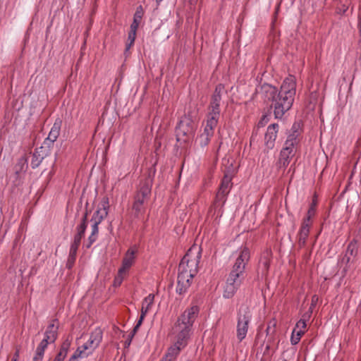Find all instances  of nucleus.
<instances>
[{"mask_svg": "<svg viewBox=\"0 0 361 361\" xmlns=\"http://www.w3.org/2000/svg\"><path fill=\"white\" fill-rule=\"evenodd\" d=\"M259 93L267 103H271L276 118H282L294 102L296 94V80L293 75H289L283 81L280 90L268 83L260 86Z\"/></svg>", "mask_w": 361, "mask_h": 361, "instance_id": "1", "label": "nucleus"}, {"mask_svg": "<svg viewBox=\"0 0 361 361\" xmlns=\"http://www.w3.org/2000/svg\"><path fill=\"white\" fill-rule=\"evenodd\" d=\"M149 309L142 307L140 318L137 320L136 325L134 326V328L132 331L131 338L133 336H134L135 334L137 333V330L139 329L140 326H141V324H142L147 313L149 312Z\"/></svg>", "mask_w": 361, "mask_h": 361, "instance_id": "29", "label": "nucleus"}, {"mask_svg": "<svg viewBox=\"0 0 361 361\" xmlns=\"http://www.w3.org/2000/svg\"><path fill=\"white\" fill-rule=\"evenodd\" d=\"M84 237V235H80V233H75L73 238V240L71 243V247L78 249L82 238Z\"/></svg>", "mask_w": 361, "mask_h": 361, "instance_id": "40", "label": "nucleus"}, {"mask_svg": "<svg viewBox=\"0 0 361 361\" xmlns=\"http://www.w3.org/2000/svg\"><path fill=\"white\" fill-rule=\"evenodd\" d=\"M312 225V223L302 221L300 228L297 234L298 245L299 248H302L305 246Z\"/></svg>", "mask_w": 361, "mask_h": 361, "instance_id": "13", "label": "nucleus"}, {"mask_svg": "<svg viewBox=\"0 0 361 361\" xmlns=\"http://www.w3.org/2000/svg\"><path fill=\"white\" fill-rule=\"evenodd\" d=\"M277 322L276 319L273 318L270 321H269L267 324V327L266 329L267 335L269 336L267 344L266 345V351L269 350L271 348V343L273 340V336L276 331V326Z\"/></svg>", "mask_w": 361, "mask_h": 361, "instance_id": "21", "label": "nucleus"}, {"mask_svg": "<svg viewBox=\"0 0 361 361\" xmlns=\"http://www.w3.org/2000/svg\"><path fill=\"white\" fill-rule=\"evenodd\" d=\"M126 274V272H120V269H118V274L115 277L114 281V285L115 286H119L123 280L124 276Z\"/></svg>", "mask_w": 361, "mask_h": 361, "instance_id": "41", "label": "nucleus"}, {"mask_svg": "<svg viewBox=\"0 0 361 361\" xmlns=\"http://www.w3.org/2000/svg\"><path fill=\"white\" fill-rule=\"evenodd\" d=\"M66 356L67 355L59 352L53 361H63Z\"/></svg>", "mask_w": 361, "mask_h": 361, "instance_id": "47", "label": "nucleus"}, {"mask_svg": "<svg viewBox=\"0 0 361 361\" xmlns=\"http://www.w3.org/2000/svg\"><path fill=\"white\" fill-rule=\"evenodd\" d=\"M227 194L221 193L219 191L216 192L212 209L214 210V214H216L217 217L222 215V208L227 200Z\"/></svg>", "mask_w": 361, "mask_h": 361, "instance_id": "16", "label": "nucleus"}, {"mask_svg": "<svg viewBox=\"0 0 361 361\" xmlns=\"http://www.w3.org/2000/svg\"><path fill=\"white\" fill-rule=\"evenodd\" d=\"M250 258V253L249 249L246 247L241 248L231 272L245 275V267L249 262Z\"/></svg>", "mask_w": 361, "mask_h": 361, "instance_id": "11", "label": "nucleus"}, {"mask_svg": "<svg viewBox=\"0 0 361 361\" xmlns=\"http://www.w3.org/2000/svg\"><path fill=\"white\" fill-rule=\"evenodd\" d=\"M350 258L351 257L350 256H348L347 255H345V256L343 257V259H342V262L345 263L346 264V267L344 268V271H347V265L350 263Z\"/></svg>", "mask_w": 361, "mask_h": 361, "instance_id": "48", "label": "nucleus"}, {"mask_svg": "<svg viewBox=\"0 0 361 361\" xmlns=\"http://www.w3.org/2000/svg\"><path fill=\"white\" fill-rule=\"evenodd\" d=\"M279 128V126L277 123L270 124L267 128V132L264 136V143L266 147L269 149L274 147Z\"/></svg>", "mask_w": 361, "mask_h": 361, "instance_id": "12", "label": "nucleus"}, {"mask_svg": "<svg viewBox=\"0 0 361 361\" xmlns=\"http://www.w3.org/2000/svg\"><path fill=\"white\" fill-rule=\"evenodd\" d=\"M59 322L57 319L50 320L44 334V338L37 345L32 358V361H42L45 350L49 344L54 343L59 336Z\"/></svg>", "mask_w": 361, "mask_h": 361, "instance_id": "4", "label": "nucleus"}, {"mask_svg": "<svg viewBox=\"0 0 361 361\" xmlns=\"http://www.w3.org/2000/svg\"><path fill=\"white\" fill-rule=\"evenodd\" d=\"M61 125V119L57 118L55 120L47 138L44 142V145H47L49 147L53 146L54 142L57 140L60 135Z\"/></svg>", "mask_w": 361, "mask_h": 361, "instance_id": "14", "label": "nucleus"}, {"mask_svg": "<svg viewBox=\"0 0 361 361\" xmlns=\"http://www.w3.org/2000/svg\"><path fill=\"white\" fill-rule=\"evenodd\" d=\"M251 319L252 314L248 306L240 305L237 313L236 326V336L240 342L246 337Z\"/></svg>", "mask_w": 361, "mask_h": 361, "instance_id": "7", "label": "nucleus"}, {"mask_svg": "<svg viewBox=\"0 0 361 361\" xmlns=\"http://www.w3.org/2000/svg\"><path fill=\"white\" fill-rule=\"evenodd\" d=\"M271 258V252L269 250H267L264 252L260 261H259V268L262 269V271L263 274H267L269 269L270 262Z\"/></svg>", "mask_w": 361, "mask_h": 361, "instance_id": "23", "label": "nucleus"}, {"mask_svg": "<svg viewBox=\"0 0 361 361\" xmlns=\"http://www.w3.org/2000/svg\"><path fill=\"white\" fill-rule=\"evenodd\" d=\"M199 310L197 305H193L186 309L178 318L171 330L175 343L178 345L185 348L188 345L192 333V327L198 315Z\"/></svg>", "mask_w": 361, "mask_h": 361, "instance_id": "2", "label": "nucleus"}, {"mask_svg": "<svg viewBox=\"0 0 361 361\" xmlns=\"http://www.w3.org/2000/svg\"><path fill=\"white\" fill-rule=\"evenodd\" d=\"M280 154L285 156V157L286 156V157H288L293 159V157L295 156V153L292 152V150L286 149L282 147V149L280 152Z\"/></svg>", "mask_w": 361, "mask_h": 361, "instance_id": "44", "label": "nucleus"}, {"mask_svg": "<svg viewBox=\"0 0 361 361\" xmlns=\"http://www.w3.org/2000/svg\"><path fill=\"white\" fill-rule=\"evenodd\" d=\"M245 275L230 272L226 279L223 293L224 298H231L241 286Z\"/></svg>", "mask_w": 361, "mask_h": 361, "instance_id": "9", "label": "nucleus"}, {"mask_svg": "<svg viewBox=\"0 0 361 361\" xmlns=\"http://www.w3.org/2000/svg\"><path fill=\"white\" fill-rule=\"evenodd\" d=\"M154 300V294H149L147 297H145L142 302V307H145L147 309L150 310Z\"/></svg>", "mask_w": 361, "mask_h": 361, "instance_id": "36", "label": "nucleus"}, {"mask_svg": "<svg viewBox=\"0 0 361 361\" xmlns=\"http://www.w3.org/2000/svg\"><path fill=\"white\" fill-rule=\"evenodd\" d=\"M183 348H185V347H180V345L179 346L177 343H174L173 345L168 348L162 359L166 361H173L176 359L178 355L180 354V352Z\"/></svg>", "mask_w": 361, "mask_h": 361, "instance_id": "19", "label": "nucleus"}, {"mask_svg": "<svg viewBox=\"0 0 361 361\" xmlns=\"http://www.w3.org/2000/svg\"><path fill=\"white\" fill-rule=\"evenodd\" d=\"M219 117H220V111H216L213 109H209V107L208 106V113L207 115V121H213L214 122L218 123Z\"/></svg>", "mask_w": 361, "mask_h": 361, "instance_id": "32", "label": "nucleus"}, {"mask_svg": "<svg viewBox=\"0 0 361 361\" xmlns=\"http://www.w3.org/2000/svg\"><path fill=\"white\" fill-rule=\"evenodd\" d=\"M78 250V249L70 247L69 255H68V260H67V263H66V267L68 269H72V267L74 266V264H75V262L76 259Z\"/></svg>", "mask_w": 361, "mask_h": 361, "instance_id": "30", "label": "nucleus"}, {"mask_svg": "<svg viewBox=\"0 0 361 361\" xmlns=\"http://www.w3.org/2000/svg\"><path fill=\"white\" fill-rule=\"evenodd\" d=\"M72 342V337L68 336L61 345L59 353H61L66 355H67L68 352L70 349L71 345Z\"/></svg>", "mask_w": 361, "mask_h": 361, "instance_id": "33", "label": "nucleus"}, {"mask_svg": "<svg viewBox=\"0 0 361 361\" xmlns=\"http://www.w3.org/2000/svg\"><path fill=\"white\" fill-rule=\"evenodd\" d=\"M291 159L292 158L279 154V158L276 164L278 169L285 170L289 165Z\"/></svg>", "mask_w": 361, "mask_h": 361, "instance_id": "31", "label": "nucleus"}, {"mask_svg": "<svg viewBox=\"0 0 361 361\" xmlns=\"http://www.w3.org/2000/svg\"><path fill=\"white\" fill-rule=\"evenodd\" d=\"M27 158L25 157H21L19 159L18 164L21 166H20V170L23 169L25 165L26 166V168L27 167Z\"/></svg>", "mask_w": 361, "mask_h": 361, "instance_id": "46", "label": "nucleus"}, {"mask_svg": "<svg viewBox=\"0 0 361 361\" xmlns=\"http://www.w3.org/2000/svg\"><path fill=\"white\" fill-rule=\"evenodd\" d=\"M136 32L135 31L130 30L128 35V40L126 45L125 54L128 51V50L131 48V47L134 44L135 38H136Z\"/></svg>", "mask_w": 361, "mask_h": 361, "instance_id": "34", "label": "nucleus"}, {"mask_svg": "<svg viewBox=\"0 0 361 361\" xmlns=\"http://www.w3.org/2000/svg\"><path fill=\"white\" fill-rule=\"evenodd\" d=\"M306 326L307 324L305 320L301 319L297 322L296 326L294 329H296L297 331H302L303 333H305Z\"/></svg>", "mask_w": 361, "mask_h": 361, "instance_id": "42", "label": "nucleus"}, {"mask_svg": "<svg viewBox=\"0 0 361 361\" xmlns=\"http://www.w3.org/2000/svg\"><path fill=\"white\" fill-rule=\"evenodd\" d=\"M87 216L88 214L86 212L81 219L80 224L76 227V233H80V235H85V231L87 226Z\"/></svg>", "mask_w": 361, "mask_h": 361, "instance_id": "28", "label": "nucleus"}, {"mask_svg": "<svg viewBox=\"0 0 361 361\" xmlns=\"http://www.w3.org/2000/svg\"><path fill=\"white\" fill-rule=\"evenodd\" d=\"M226 93V92L225 90L224 85L222 84H218L215 87L213 94L212 95L210 102L220 106L222 95Z\"/></svg>", "mask_w": 361, "mask_h": 361, "instance_id": "22", "label": "nucleus"}, {"mask_svg": "<svg viewBox=\"0 0 361 361\" xmlns=\"http://www.w3.org/2000/svg\"><path fill=\"white\" fill-rule=\"evenodd\" d=\"M192 278L193 277H190V275L184 276L178 274L176 293L179 295L185 294L192 283Z\"/></svg>", "mask_w": 361, "mask_h": 361, "instance_id": "15", "label": "nucleus"}, {"mask_svg": "<svg viewBox=\"0 0 361 361\" xmlns=\"http://www.w3.org/2000/svg\"><path fill=\"white\" fill-rule=\"evenodd\" d=\"M87 356L88 355L86 354V352H84V350L78 347L68 361H78L79 357H85Z\"/></svg>", "mask_w": 361, "mask_h": 361, "instance_id": "35", "label": "nucleus"}, {"mask_svg": "<svg viewBox=\"0 0 361 361\" xmlns=\"http://www.w3.org/2000/svg\"><path fill=\"white\" fill-rule=\"evenodd\" d=\"M19 355H20V350L18 348H17L16 350V352L13 355V357L12 359H16V361H18V357H19Z\"/></svg>", "mask_w": 361, "mask_h": 361, "instance_id": "50", "label": "nucleus"}, {"mask_svg": "<svg viewBox=\"0 0 361 361\" xmlns=\"http://www.w3.org/2000/svg\"><path fill=\"white\" fill-rule=\"evenodd\" d=\"M157 2L159 4V2H161L162 0H156Z\"/></svg>", "mask_w": 361, "mask_h": 361, "instance_id": "52", "label": "nucleus"}, {"mask_svg": "<svg viewBox=\"0 0 361 361\" xmlns=\"http://www.w3.org/2000/svg\"><path fill=\"white\" fill-rule=\"evenodd\" d=\"M195 126L192 121L188 118H183L176 127V133L177 140L179 142H187L193 135Z\"/></svg>", "mask_w": 361, "mask_h": 361, "instance_id": "8", "label": "nucleus"}, {"mask_svg": "<svg viewBox=\"0 0 361 361\" xmlns=\"http://www.w3.org/2000/svg\"><path fill=\"white\" fill-rule=\"evenodd\" d=\"M211 139L212 138L210 137H209L208 135L202 133L197 137V141L198 142L199 145L202 147H206L207 145H208V144L209 143Z\"/></svg>", "mask_w": 361, "mask_h": 361, "instance_id": "38", "label": "nucleus"}, {"mask_svg": "<svg viewBox=\"0 0 361 361\" xmlns=\"http://www.w3.org/2000/svg\"><path fill=\"white\" fill-rule=\"evenodd\" d=\"M140 22L141 21L133 18V21L132 24L130 25V30L137 32V28L139 27V25H140Z\"/></svg>", "mask_w": 361, "mask_h": 361, "instance_id": "45", "label": "nucleus"}, {"mask_svg": "<svg viewBox=\"0 0 361 361\" xmlns=\"http://www.w3.org/2000/svg\"><path fill=\"white\" fill-rule=\"evenodd\" d=\"M143 8L142 6H139L136 8V11L134 14L133 18L141 21L143 16Z\"/></svg>", "mask_w": 361, "mask_h": 361, "instance_id": "43", "label": "nucleus"}, {"mask_svg": "<svg viewBox=\"0 0 361 361\" xmlns=\"http://www.w3.org/2000/svg\"><path fill=\"white\" fill-rule=\"evenodd\" d=\"M209 109H215L216 111H220V106L219 104H212V103H209Z\"/></svg>", "mask_w": 361, "mask_h": 361, "instance_id": "49", "label": "nucleus"}, {"mask_svg": "<svg viewBox=\"0 0 361 361\" xmlns=\"http://www.w3.org/2000/svg\"><path fill=\"white\" fill-rule=\"evenodd\" d=\"M132 332L128 336V339L126 341V345H129L130 344V342L133 338V336L131 338Z\"/></svg>", "mask_w": 361, "mask_h": 361, "instance_id": "51", "label": "nucleus"}, {"mask_svg": "<svg viewBox=\"0 0 361 361\" xmlns=\"http://www.w3.org/2000/svg\"><path fill=\"white\" fill-rule=\"evenodd\" d=\"M43 147L37 148L32 154V160L30 164L32 169H36L38 167L44 159L45 154L43 152Z\"/></svg>", "mask_w": 361, "mask_h": 361, "instance_id": "20", "label": "nucleus"}, {"mask_svg": "<svg viewBox=\"0 0 361 361\" xmlns=\"http://www.w3.org/2000/svg\"><path fill=\"white\" fill-rule=\"evenodd\" d=\"M102 338L103 331L100 327H97L91 332L89 340L80 348L89 355L99 345Z\"/></svg>", "mask_w": 361, "mask_h": 361, "instance_id": "10", "label": "nucleus"}, {"mask_svg": "<svg viewBox=\"0 0 361 361\" xmlns=\"http://www.w3.org/2000/svg\"><path fill=\"white\" fill-rule=\"evenodd\" d=\"M357 252V248L355 243H350L347 247L345 255L348 256H355Z\"/></svg>", "mask_w": 361, "mask_h": 361, "instance_id": "39", "label": "nucleus"}, {"mask_svg": "<svg viewBox=\"0 0 361 361\" xmlns=\"http://www.w3.org/2000/svg\"><path fill=\"white\" fill-rule=\"evenodd\" d=\"M317 204V199H316V197L314 196L311 204L310 205L307 212L305 216L303 218L302 221L312 224V218L314 216V215L316 214Z\"/></svg>", "mask_w": 361, "mask_h": 361, "instance_id": "25", "label": "nucleus"}, {"mask_svg": "<svg viewBox=\"0 0 361 361\" xmlns=\"http://www.w3.org/2000/svg\"><path fill=\"white\" fill-rule=\"evenodd\" d=\"M302 132V126H301L300 123L295 122V123H293L290 130L288 132L287 135L301 140L302 139V136H301Z\"/></svg>", "mask_w": 361, "mask_h": 361, "instance_id": "26", "label": "nucleus"}, {"mask_svg": "<svg viewBox=\"0 0 361 361\" xmlns=\"http://www.w3.org/2000/svg\"><path fill=\"white\" fill-rule=\"evenodd\" d=\"M301 140L287 135V138L283 144V148L296 153L298 148L300 146Z\"/></svg>", "mask_w": 361, "mask_h": 361, "instance_id": "24", "label": "nucleus"}, {"mask_svg": "<svg viewBox=\"0 0 361 361\" xmlns=\"http://www.w3.org/2000/svg\"><path fill=\"white\" fill-rule=\"evenodd\" d=\"M154 173V171L149 172L148 176L140 181L139 188L134 195L132 209L135 218H140L145 212L151 195Z\"/></svg>", "mask_w": 361, "mask_h": 361, "instance_id": "3", "label": "nucleus"}, {"mask_svg": "<svg viewBox=\"0 0 361 361\" xmlns=\"http://www.w3.org/2000/svg\"><path fill=\"white\" fill-rule=\"evenodd\" d=\"M233 176L228 173H225L221 181L218 191L221 193L229 194L230 190L233 186L232 183Z\"/></svg>", "mask_w": 361, "mask_h": 361, "instance_id": "18", "label": "nucleus"}, {"mask_svg": "<svg viewBox=\"0 0 361 361\" xmlns=\"http://www.w3.org/2000/svg\"><path fill=\"white\" fill-rule=\"evenodd\" d=\"M201 258L200 252H194L190 249L182 258L178 266V274L190 275L194 277L198 271V264Z\"/></svg>", "mask_w": 361, "mask_h": 361, "instance_id": "6", "label": "nucleus"}, {"mask_svg": "<svg viewBox=\"0 0 361 361\" xmlns=\"http://www.w3.org/2000/svg\"><path fill=\"white\" fill-rule=\"evenodd\" d=\"M136 250L130 248L126 253L123 261L122 266L119 268L120 272H126L127 273L129 269L134 264L135 258Z\"/></svg>", "mask_w": 361, "mask_h": 361, "instance_id": "17", "label": "nucleus"}, {"mask_svg": "<svg viewBox=\"0 0 361 361\" xmlns=\"http://www.w3.org/2000/svg\"><path fill=\"white\" fill-rule=\"evenodd\" d=\"M217 123L214 122L213 121H206V125L204 128L203 134L208 135L211 138L213 137L214 133V129L217 126Z\"/></svg>", "mask_w": 361, "mask_h": 361, "instance_id": "27", "label": "nucleus"}, {"mask_svg": "<svg viewBox=\"0 0 361 361\" xmlns=\"http://www.w3.org/2000/svg\"><path fill=\"white\" fill-rule=\"evenodd\" d=\"M302 331H297L296 329H293L292 336L290 338L291 343L293 345H296L300 341L302 336L304 334Z\"/></svg>", "mask_w": 361, "mask_h": 361, "instance_id": "37", "label": "nucleus"}, {"mask_svg": "<svg viewBox=\"0 0 361 361\" xmlns=\"http://www.w3.org/2000/svg\"><path fill=\"white\" fill-rule=\"evenodd\" d=\"M102 208H99L91 218L90 221L92 222L91 226V233L89 235L87 240L84 243V246L89 249L92 244L96 242L99 235V225L101 222L107 216L108 209H109V199L104 197L102 200Z\"/></svg>", "mask_w": 361, "mask_h": 361, "instance_id": "5", "label": "nucleus"}]
</instances>
